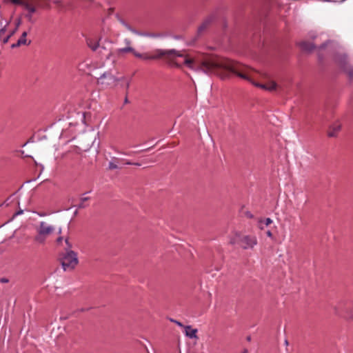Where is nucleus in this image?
I'll return each instance as SVG.
<instances>
[{"label": "nucleus", "instance_id": "1", "mask_svg": "<svg viewBox=\"0 0 353 353\" xmlns=\"http://www.w3.org/2000/svg\"><path fill=\"white\" fill-rule=\"evenodd\" d=\"M149 58L148 57H144ZM152 60L164 59L169 65L176 68L186 67L194 71L214 74L222 79H227L226 68L229 59L216 56L190 53L185 50L156 49L152 51Z\"/></svg>", "mask_w": 353, "mask_h": 353}, {"label": "nucleus", "instance_id": "2", "mask_svg": "<svg viewBox=\"0 0 353 353\" xmlns=\"http://www.w3.org/2000/svg\"><path fill=\"white\" fill-rule=\"evenodd\" d=\"M225 72H227V79L229 78L230 74L232 73L263 90L274 91L277 88V84L274 81H268L265 83H258L257 81L259 80L262 74L249 66L239 62L229 59Z\"/></svg>", "mask_w": 353, "mask_h": 353}, {"label": "nucleus", "instance_id": "3", "mask_svg": "<svg viewBox=\"0 0 353 353\" xmlns=\"http://www.w3.org/2000/svg\"><path fill=\"white\" fill-rule=\"evenodd\" d=\"M8 1L14 5L21 6L23 9L27 11L25 17L28 21L32 22V15L37 10L38 2L37 0H8Z\"/></svg>", "mask_w": 353, "mask_h": 353}, {"label": "nucleus", "instance_id": "4", "mask_svg": "<svg viewBox=\"0 0 353 353\" xmlns=\"http://www.w3.org/2000/svg\"><path fill=\"white\" fill-rule=\"evenodd\" d=\"M230 243H239L244 250L252 249L257 244V239L255 236L236 234Z\"/></svg>", "mask_w": 353, "mask_h": 353}, {"label": "nucleus", "instance_id": "5", "mask_svg": "<svg viewBox=\"0 0 353 353\" xmlns=\"http://www.w3.org/2000/svg\"><path fill=\"white\" fill-rule=\"evenodd\" d=\"M61 262L65 271L72 270L79 262L77 253L72 250H66L61 258Z\"/></svg>", "mask_w": 353, "mask_h": 353}, {"label": "nucleus", "instance_id": "6", "mask_svg": "<svg viewBox=\"0 0 353 353\" xmlns=\"http://www.w3.org/2000/svg\"><path fill=\"white\" fill-rule=\"evenodd\" d=\"M123 42L125 45V47L119 48L117 50V52L119 54L128 53V52H132L134 54V56L137 58H139L143 60H152V58H145L144 57L145 56L148 57H152V52H145V53H139V52H137L133 48L131 47L132 41L130 39H128V38L125 39Z\"/></svg>", "mask_w": 353, "mask_h": 353}, {"label": "nucleus", "instance_id": "7", "mask_svg": "<svg viewBox=\"0 0 353 353\" xmlns=\"http://www.w3.org/2000/svg\"><path fill=\"white\" fill-rule=\"evenodd\" d=\"M119 80H125V77L116 78L110 73H104L99 78H98V84L101 85L103 88H112L117 85Z\"/></svg>", "mask_w": 353, "mask_h": 353}, {"label": "nucleus", "instance_id": "8", "mask_svg": "<svg viewBox=\"0 0 353 353\" xmlns=\"http://www.w3.org/2000/svg\"><path fill=\"white\" fill-rule=\"evenodd\" d=\"M55 230V228L51 225H49L45 221H41L37 228V232H40L41 234H43L47 237L52 234Z\"/></svg>", "mask_w": 353, "mask_h": 353}, {"label": "nucleus", "instance_id": "9", "mask_svg": "<svg viewBox=\"0 0 353 353\" xmlns=\"http://www.w3.org/2000/svg\"><path fill=\"white\" fill-rule=\"evenodd\" d=\"M340 64L350 78H353V68L349 64L346 57H343L340 60Z\"/></svg>", "mask_w": 353, "mask_h": 353}, {"label": "nucleus", "instance_id": "10", "mask_svg": "<svg viewBox=\"0 0 353 353\" xmlns=\"http://www.w3.org/2000/svg\"><path fill=\"white\" fill-rule=\"evenodd\" d=\"M116 18L117 19V21L122 25L123 26L128 30L130 31L131 32L135 34H137V35H140V36H143V34L139 32V31L136 30L134 28H133L130 24H128L120 15L119 14H117L116 15Z\"/></svg>", "mask_w": 353, "mask_h": 353}, {"label": "nucleus", "instance_id": "11", "mask_svg": "<svg viewBox=\"0 0 353 353\" xmlns=\"http://www.w3.org/2000/svg\"><path fill=\"white\" fill-rule=\"evenodd\" d=\"M27 37V32H23L21 36V37L18 39L17 42L15 43H13L11 46L12 48H18L21 46H28L30 44L31 41H28L26 39Z\"/></svg>", "mask_w": 353, "mask_h": 353}, {"label": "nucleus", "instance_id": "12", "mask_svg": "<svg viewBox=\"0 0 353 353\" xmlns=\"http://www.w3.org/2000/svg\"><path fill=\"white\" fill-rule=\"evenodd\" d=\"M341 125L339 124V123H335L334 125H332L328 132H327V135L330 137H336L337 133L340 131L341 130Z\"/></svg>", "mask_w": 353, "mask_h": 353}, {"label": "nucleus", "instance_id": "13", "mask_svg": "<svg viewBox=\"0 0 353 353\" xmlns=\"http://www.w3.org/2000/svg\"><path fill=\"white\" fill-rule=\"evenodd\" d=\"M184 327L186 336L192 339L196 338V329H192L190 326H185Z\"/></svg>", "mask_w": 353, "mask_h": 353}, {"label": "nucleus", "instance_id": "14", "mask_svg": "<svg viewBox=\"0 0 353 353\" xmlns=\"http://www.w3.org/2000/svg\"><path fill=\"white\" fill-rule=\"evenodd\" d=\"M299 45L301 48L305 52H310L314 48V45L312 43L307 41H303L300 43Z\"/></svg>", "mask_w": 353, "mask_h": 353}, {"label": "nucleus", "instance_id": "15", "mask_svg": "<svg viewBox=\"0 0 353 353\" xmlns=\"http://www.w3.org/2000/svg\"><path fill=\"white\" fill-rule=\"evenodd\" d=\"M87 44L93 51H95L99 47V42L90 38L87 39Z\"/></svg>", "mask_w": 353, "mask_h": 353}, {"label": "nucleus", "instance_id": "16", "mask_svg": "<svg viewBox=\"0 0 353 353\" xmlns=\"http://www.w3.org/2000/svg\"><path fill=\"white\" fill-rule=\"evenodd\" d=\"M46 238L47 236L43 235V234H41L40 232H37V234L34 236V241H36L37 243H39V244H44L45 242H46Z\"/></svg>", "mask_w": 353, "mask_h": 353}, {"label": "nucleus", "instance_id": "17", "mask_svg": "<svg viewBox=\"0 0 353 353\" xmlns=\"http://www.w3.org/2000/svg\"><path fill=\"white\" fill-rule=\"evenodd\" d=\"M112 161H110V162L109 163L108 168H109L110 170H115V169H117L119 167H118V165H117V162H119V159L116 158V157H114V158L112 159Z\"/></svg>", "mask_w": 353, "mask_h": 353}, {"label": "nucleus", "instance_id": "18", "mask_svg": "<svg viewBox=\"0 0 353 353\" xmlns=\"http://www.w3.org/2000/svg\"><path fill=\"white\" fill-rule=\"evenodd\" d=\"M10 20L7 21L6 25L0 29V40L2 41H3V37H6V36H4V34L6 32V28L10 24Z\"/></svg>", "mask_w": 353, "mask_h": 353}, {"label": "nucleus", "instance_id": "19", "mask_svg": "<svg viewBox=\"0 0 353 353\" xmlns=\"http://www.w3.org/2000/svg\"><path fill=\"white\" fill-rule=\"evenodd\" d=\"M17 32V28L10 31V32L3 39V43H7L9 39L12 37Z\"/></svg>", "mask_w": 353, "mask_h": 353}, {"label": "nucleus", "instance_id": "20", "mask_svg": "<svg viewBox=\"0 0 353 353\" xmlns=\"http://www.w3.org/2000/svg\"><path fill=\"white\" fill-rule=\"evenodd\" d=\"M119 81H121L122 83L120 84L121 87L125 88L126 90V92H128V90L130 87V81L127 80L125 78V80H119Z\"/></svg>", "mask_w": 353, "mask_h": 353}, {"label": "nucleus", "instance_id": "21", "mask_svg": "<svg viewBox=\"0 0 353 353\" xmlns=\"http://www.w3.org/2000/svg\"><path fill=\"white\" fill-rule=\"evenodd\" d=\"M210 19H207L205 20L201 25V26L198 29V32L199 33H201L202 31H203L208 26V24L210 23Z\"/></svg>", "mask_w": 353, "mask_h": 353}, {"label": "nucleus", "instance_id": "22", "mask_svg": "<svg viewBox=\"0 0 353 353\" xmlns=\"http://www.w3.org/2000/svg\"><path fill=\"white\" fill-rule=\"evenodd\" d=\"M89 200V197H83L81 199V202L78 205V208L81 209V208H84L86 207V205H85V202L86 201Z\"/></svg>", "mask_w": 353, "mask_h": 353}, {"label": "nucleus", "instance_id": "23", "mask_svg": "<svg viewBox=\"0 0 353 353\" xmlns=\"http://www.w3.org/2000/svg\"><path fill=\"white\" fill-rule=\"evenodd\" d=\"M261 223H263L268 226L272 223V221L270 218H266L263 221H261Z\"/></svg>", "mask_w": 353, "mask_h": 353}, {"label": "nucleus", "instance_id": "24", "mask_svg": "<svg viewBox=\"0 0 353 353\" xmlns=\"http://www.w3.org/2000/svg\"><path fill=\"white\" fill-rule=\"evenodd\" d=\"M117 152L118 153L123 154L125 155H128V156H131V155H133L134 154L137 153V152H125L124 151H120V150H117Z\"/></svg>", "mask_w": 353, "mask_h": 353}, {"label": "nucleus", "instance_id": "25", "mask_svg": "<svg viewBox=\"0 0 353 353\" xmlns=\"http://www.w3.org/2000/svg\"><path fill=\"white\" fill-rule=\"evenodd\" d=\"M53 3H55L57 6H61V1L60 0H54V1H53Z\"/></svg>", "mask_w": 353, "mask_h": 353}, {"label": "nucleus", "instance_id": "26", "mask_svg": "<svg viewBox=\"0 0 353 353\" xmlns=\"http://www.w3.org/2000/svg\"><path fill=\"white\" fill-rule=\"evenodd\" d=\"M172 321H173V322H174V323H175L176 325H178L179 326H180V327H183V324H182L181 322L177 321H176V320H172Z\"/></svg>", "mask_w": 353, "mask_h": 353}, {"label": "nucleus", "instance_id": "27", "mask_svg": "<svg viewBox=\"0 0 353 353\" xmlns=\"http://www.w3.org/2000/svg\"><path fill=\"white\" fill-rule=\"evenodd\" d=\"M20 24H21V21L18 20L17 22L16 23V27H15V28H17V30H18V28L19 27Z\"/></svg>", "mask_w": 353, "mask_h": 353}, {"label": "nucleus", "instance_id": "28", "mask_svg": "<svg viewBox=\"0 0 353 353\" xmlns=\"http://www.w3.org/2000/svg\"><path fill=\"white\" fill-rule=\"evenodd\" d=\"M0 281H1V283H7V282L8 281V280L7 279H6V278H1V279H0Z\"/></svg>", "mask_w": 353, "mask_h": 353}, {"label": "nucleus", "instance_id": "29", "mask_svg": "<svg viewBox=\"0 0 353 353\" xmlns=\"http://www.w3.org/2000/svg\"><path fill=\"white\" fill-rule=\"evenodd\" d=\"M124 103H128V92L125 93V97Z\"/></svg>", "mask_w": 353, "mask_h": 353}, {"label": "nucleus", "instance_id": "30", "mask_svg": "<svg viewBox=\"0 0 353 353\" xmlns=\"http://www.w3.org/2000/svg\"><path fill=\"white\" fill-rule=\"evenodd\" d=\"M125 164H127V165H132V164H133V163H132L131 161H128V160H127V161H125Z\"/></svg>", "mask_w": 353, "mask_h": 353}, {"label": "nucleus", "instance_id": "31", "mask_svg": "<svg viewBox=\"0 0 353 353\" xmlns=\"http://www.w3.org/2000/svg\"><path fill=\"white\" fill-rule=\"evenodd\" d=\"M65 243L68 245L69 248H71V245L70 244L68 239H65Z\"/></svg>", "mask_w": 353, "mask_h": 353}, {"label": "nucleus", "instance_id": "32", "mask_svg": "<svg viewBox=\"0 0 353 353\" xmlns=\"http://www.w3.org/2000/svg\"><path fill=\"white\" fill-rule=\"evenodd\" d=\"M62 241V237H59L57 239V243H60Z\"/></svg>", "mask_w": 353, "mask_h": 353}, {"label": "nucleus", "instance_id": "33", "mask_svg": "<svg viewBox=\"0 0 353 353\" xmlns=\"http://www.w3.org/2000/svg\"><path fill=\"white\" fill-rule=\"evenodd\" d=\"M267 234H268V236H272V233H271V232H270V231H268V232H267Z\"/></svg>", "mask_w": 353, "mask_h": 353}, {"label": "nucleus", "instance_id": "34", "mask_svg": "<svg viewBox=\"0 0 353 353\" xmlns=\"http://www.w3.org/2000/svg\"><path fill=\"white\" fill-rule=\"evenodd\" d=\"M132 165H141V164H140V163H133V164H132Z\"/></svg>", "mask_w": 353, "mask_h": 353}, {"label": "nucleus", "instance_id": "35", "mask_svg": "<svg viewBox=\"0 0 353 353\" xmlns=\"http://www.w3.org/2000/svg\"><path fill=\"white\" fill-rule=\"evenodd\" d=\"M61 228H59V234H61Z\"/></svg>", "mask_w": 353, "mask_h": 353}, {"label": "nucleus", "instance_id": "36", "mask_svg": "<svg viewBox=\"0 0 353 353\" xmlns=\"http://www.w3.org/2000/svg\"><path fill=\"white\" fill-rule=\"evenodd\" d=\"M243 353H248V350H245Z\"/></svg>", "mask_w": 353, "mask_h": 353}, {"label": "nucleus", "instance_id": "37", "mask_svg": "<svg viewBox=\"0 0 353 353\" xmlns=\"http://www.w3.org/2000/svg\"><path fill=\"white\" fill-rule=\"evenodd\" d=\"M22 211L19 212L17 214H21Z\"/></svg>", "mask_w": 353, "mask_h": 353}, {"label": "nucleus", "instance_id": "38", "mask_svg": "<svg viewBox=\"0 0 353 353\" xmlns=\"http://www.w3.org/2000/svg\"><path fill=\"white\" fill-rule=\"evenodd\" d=\"M248 341H250V336H249V337H248Z\"/></svg>", "mask_w": 353, "mask_h": 353}, {"label": "nucleus", "instance_id": "39", "mask_svg": "<svg viewBox=\"0 0 353 353\" xmlns=\"http://www.w3.org/2000/svg\"><path fill=\"white\" fill-rule=\"evenodd\" d=\"M0 206H1V205H0Z\"/></svg>", "mask_w": 353, "mask_h": 353}]
</instances>
